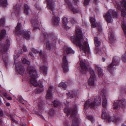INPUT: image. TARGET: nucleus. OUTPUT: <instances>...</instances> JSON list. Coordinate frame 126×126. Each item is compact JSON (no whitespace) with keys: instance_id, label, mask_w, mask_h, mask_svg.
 Returning a JSON list of instances; mask_svg holds the SVG:
<instances>
[{"instance_id":"nucleus-11","label":"nucleus","mask_w":126,"mask_h":126,"mask_svg":"<svg viewBox=\"0 0 126 126\" xmlns=\"http://www.w3.org/2000/svg\"><path fill=\"white\" fill-rule=\"evenodd\" d=\"M21 65V64L20 63L16 64H15L16 69L18 73L22 75L24 73L25 69Z\"/></svg>"},{"instance_id":"nucleus-57","label":"nucleus","mask_w":126,"mask_h":126,"mask_svg":"<svg viewBox=\"0 0 126 126\" xmlns=\"http://www.w3.org/2000/svg\"><path fill=\"white\" fill-rule=\"evenodd\" d=\"M74 0L75 1V4H76L77 1H78L79 0Z\"/></svg>"},{"instance_id":"nucleus-35","label":"nucleus","mask_w":126,"mask_h":126,"mask_svg":"<svg viewBox=\"0 0 126 126\" xmlns=\"http://www.w3.org/2000/svg\"><path fill=\"white\" fill-rule=\"evenodd\" d=\"M53 104L55 107H57L58 106H60L61 105V103L57 101H54L53 103Z\"/></svg>"},{"instance_id":"nucleus-28","label":"nucleus","mask_w":126,"mask_h":126,"mask_svg":"<svg viewBox=\"0 0 126 126\" xmlns=\"http://www.w3.org/2000/svg\"><path fill=\"white\" fill-rule=\"evenodd\" d=\"M7 5L6 0H0V5L3 7L6 6Z\"/></svg>"},{"instance_id":"nucleus-56","label":"nucleus","mask_w":126,"mask_h":126,"mask_svg":"<svg viewBox=\"0 0 126 126\" xmlns=\"http://www.w3.org/2000/svg\"><path fill=\"white\" fill-rule=\"evenodd\" d=\"M0 125L2 126H3V123L2 121H1L0 122Z\"/></svg>"},{"instance_id":"nucleus-4","label":"nucleus","mask_w":126,"mask_h":126,"mask_svg":"<svg viewBox=\"0 0 126 126\" xmlns=\"http://www.w3.org/2000/svg\"><path fill=\"white\" fill-rule=\"evenodd\" d=\"M122 116V115H120V116H116L115 117L107 116L105 110L103 109L102 110V119H106L109 122L111 121L117 123L119 122Z\"/></svg>"},{"instance_id":"nucleus-54","label":"nucleus","mask_w":126,"mask_h":126,"mask_svg":"<svg viewBox=\"0 0 126 126\" xmlns=\"http://www.w3.org/2000/svg\"><path fill=\"white\" fill-rule=\"evenodd\" d=\"M3 59L5 63H6V62L5 61L7 59V58H6V59L4 58L3 56Z\"/></svg>"},{"instance_id":"nucleus-2","label":"nucleus","mask_w":126,"mask_h":126,"mask_svg":"<svg viewBox=\"0 0 126 126\" xmlns=\"http://www.w3.org/2000/svg\"><path fill=\"white\" fill-rule=\"evenodd\" d=\"M27 72L30 78V82L31 83L35 86H38L39 88L37 90V93H40L44 90L42 82L40 81H37L36 80L38 77V74L36 70L32 66H29L27 69Z\"/></svg>"},{"instance_id":"nucleus-43","label":"nucleus","mask_w":126,"mask_h":126,"mask_svg":"<svg viewBox=\"0 0 126 126\" xmlns=\"http://www.w3.org/2000/svg\"><path fill=\"white\" fill-rule=\"evenodd\" d=\"M90 0H83V3L85 5H87L89 3Z\"/></svg>"},{"instance_id":"nucleus-32","label":"nucleus","mask_w":126,"mask_h":126,"mask_svg":"<svg viewBox=\"0 0 126 126\" xmlns=\"http://www.w3.org/2000/svg\"><path fill=\"white\" fill-rule=\"evenodd\" d=\"M102 105L104 108H106L107 106V101L106 98L103 97Z\"/></svg>"},{"instance_id":"nucleus-29","label":"nucleus","mask_w":126,"mask_h":126,"mask_svg":"<svg viewBox=\"0 0 126 126\" xmlns=\"http://www.w3.org/2000/svg\"><path fill=\"white\" fill-rule=\"evenodd\" d=\"M94 43L96 47H99L101 43L98 40V38L97 37L94 38Z\"/></svg>"},{"instance_id":"nucleus-15","label":"nucleus","mask_w":126,"mask_h":126,"mask_svg":"<svg viewBox=\"0 0 126 126\" xmlns=\"http://www.w3.org/2000/svg\"><path fill=\"white\" fill-rule=\"evenodd\" d=\"M52 89V87L50 86L48 90L47 91V93L46 96V99L47 100L50 99L51 100L52 98V94L51 93Z\"/></svg>"},{"instance_id":"nucleus-45","label":"nucleus","mask_w":126,"mask_h":126,"mask_svg":"<svg viewBox=\"0 0 126 126\" xmlns=\"http://www.w3.org/2000/svg\"><path fill=\"white\" fill-rule=\"evenodd\" d=\"M19 56V55H18V54H17L16 56V55H14V60L15 63H16V60Z\"/></svg>"},{"instance_id":"nucleus-63","label":"nucleus","mask_w":126,"mask_h":126,"mask_svg":"<svg viewBox=\"0 0 126 126\" xmlns=\"http://www.w3.org/2000/svg\"><path fill=\"white\" fill-rule=\"evenodd\" d=\"M71 22H72V23H73V24L74 25V23H75L76 22H75V21H74V22H72V21H71Z\"/></svg>"},{"instance_id":"nucleus-53","label":"nucleus","mask_w":126,"mask_h":126,"mask_svg":"<svg viewBox=\"0 0 126 126\" xmlns=\"http://www.w3.org/2000/svg\"><path fill=\"white\" fill-rule=\"evenodd\" d=\"M11 118L13 121L16 123H17V121L15 120L13 118L11 117Z\"/></svg>"},{"instance_id":"nucleus-23","label":"nucleus","mask_w":126,"mask_h":126,"mask_svg":"<svg viewBox=\"0 0 126 126\" xmlns=\"http://www.w3.org/2000/svg\"><path fill=\"white\" fill-rule=\"evenodd\" d=\"M63 27L66 29H68L70 28V27L66 25L68 22L67 18L64 17H63Z\"/></svg>"},{"instance_id":"nucleus-10","label":"nucleus","mask_w":126,"mask_h":126,"mask_svg":"<svg viewBox=\"0 0 126 126\" xmlns=\"http://www.w3.org/2000/svg\"><path fill=\"white\" fill-rule=\"evenodd\" d=\"M64 112L67 114H71V115L72 117L76 115L77 113L78 109L77 107L76 106L74 108V109L72 111H70V109H68L67 108H65Z\"/></svg>"},{"instance_id":"nucleus-49","label":"nucleus","mask_w":126,"mask_h":126,"mask_svg":"<svg viewBox=\"0 0 126 126\" xmlns=\"http://www.w3.org/2000/svg\"><path fill=\"white\" fill-rule=\"evenodd\" d=\"M14 11L15 13H17L18 12V9L17 8H16V7H14Z\"/></svg>"},{"instance_id":"nucleus-37","label":"nucleus","mask_w":126,"mask_h":126,"mask_svg":"<svg viewBox=\"0 0 126 126\" xmlns=\"http://www.w3.org/2000/svg\"><path fill=\"white\" fill-rule=\"evenodd\" d=\"M22 62L23 63H27L28 65H29L30 64V62L28 61L25 58H24L22 60Z\"/></svg>"},{"instance_id":"nucleus-9","label":"nucleus","mask_w":126,"mask_h":126,"mask_svg":"<svg viewBox=\"0 0 126 126\" xmlns=\"http://www.w3.org/2000/svg\"><path fill=\"white\" fill-rule=\"evenodd\" d=\"M63 62L62 64V66L64 72H66L69 70L68 63L67 60L66 56L64 55L63 59Z\"/></svg>"},{"instance_id":"nucleus-47","label":"nucleus","mask_w":126,"mask_h":126,"mask_svg":"<svg viewBox=\"0 0 126 126\" xmlns=\"http://www.w3.org/2000/svg\"><path fill=\"white\" fill-rule=\"evenodd\" d=\"M67 94L68 97H70V98H72L73 97V95L69 93H67Z\"/></svg>"},{"instance_id":"nucleus-33","label":"nucleus","mask_w":126,"mask_h":126,"mask_svg":"<svg viewBox=\"0 0 126 126\" xmlns=\"http://www.w3.org/2000/svg\"><path fill=\"white\" fill-rule=\"evenodd\" d=\"M122 27L126 35V22H122Z\"/></svg>"},{"instance_id":"nucleus-60","label":"nucleus","mask_w":126,"mask_h":126,"mask_svg":"<svg viewBox=\"0 0 126 126\" xmlns=\"http://www.w3.org/2000/svg\"><path fill=\"white\" fill-rule=\"evenodd\" d=\"M42 54V51H40L39 52V54L40 55H41Z\"/></svg>"},{"instance_id":"nucleus-3","label":"nucleus","mask_w":126,"mask_h":126,"mask_svg":"<svg viewBox=\"0 0 126 126\" xmlns=\"http://www.w3.org/2000/svg\"><path fill=\"white\" fill-rule=\"evenodd\" d=\"M101 98L100 96L95 98L94 100L90 101L88 100L85 103L84 106V110H86L89 106L95 107L101 104Z\"/></svg>"},{"instance_id":"nucleus-38","label":"nucleus","mask_w":126,"mask_h":126,"mask_svg":"<svg viewBox=\"0 0 126 126\" xmlns=\"http://www.w3.org/2000/svg\"><path fill=\"white\" fill-rule=\"evenodd\" d=\"M51 46L48 42H47L46 43V47L47 49H50L51 48Z\"/></svg>"},{"instance_id":"nucleus-48","label":"nucleus","mask_w":126,"mask_h":126,"mask_svg":"<svg viewBox=\"0 0 126 126\" xmlns=\"http://www.w3.org/2000/svg\"><path fill=\"white\" fill-rule=\"evenodd\" d=\"M79 92H77V91H75L74 92L73 91L72 92V94H74L75 96L77 95L78 94H79Z\"/></svg>"},{"instance_id":"nucleus-5","label":"nucleus","mask_w":126,"mask_h":126,"mask_svg":"<svg viewBox=\"0 0 126 126\" xmlns=\"http://www.w3.org/2000/svg\"><path fill=\"white\" fill-rule=\"evenodd\" d=\"M14 33L21 35L27 39H29L30 38V36L28 34V32L22 30L21 23H18L17 26L16 28Z\"/></svg>"},{"instance_id":"nucleus-14","label":"nucleus","mask_w":126,"mask_h":126,"mask_svg":"<svg viewBox=\"0 0 126 126\" xmlns=\"http://www.w3.org/2000/svg\"><path fill=\"white\" fill-rule=\"evenodd\" d=\"M66 3L67 4L69 8L74 13H78L79 12V10L78 9L73 8V7L69 2V0H65Z\"/></svg>"},{"instance_id":"nucleus-20","label":"nucleus","mask_w":126,"mask_h":126,"mask_svg":"<svg viewBox=\"0 0 126 126\" xmlns=\"http://www.w3.org/2000/svg\"><path fill=\"white\" fill-rule=\"evenodd\" d=\"M116 6L117 9H121V7H123L126 9V1L125 0L123 1L120 5H118V4L117 3Z\"/></svg>"},{"instance_id":"nucleus-51","label":"nucleus","mask_w":126,"mask_h":126,"mask_svg":"<svg viewBox=\"0 0 126 126\" xmlns=\"http://www.w3.org/2000/svg\"><path fill=\"white\" fill-rule=\"evenodd\" d=\"M19 101L20 102L22 103L23 104H24V103L23 102V101L22 98H20L19 99Z\"/></svg>"},{"instance_id":"nucleus-1","label":"nucleus","mask_w":126,"mask_h":126,"mask_svg":"<svg viewBox=\"0 0 126 126\" xmlns=\"http://www.w3.org/2000/svg\"><path fill=\"white\" fill-rule=\"evenodd\" d=\"M76 36H73L71 37V41L75 44L78 46L80 50L83 51L86 55L90 54V47L88 42L84 41L80 30L76 28Z\"/></svg>"},{"instance_id":"nucleus-30","label":"nucleus","mask_w":126,"mask_h":126,"mask_svg":"<svg viewBox=\"0 0 126 126\" xmlns=\"http://www.w3.org/2000/svg\"><path fill=\"white\" fill-rule=\"evenodd\" d=\"M24 12L26 15H28L29 14V7L27 4H25L24 5Z\"/></svg>"},{"instance_id":"nucleus-26","label":"nucleus","mask_w":126,"mask_h":126,"mask_svg":"<svg viewBox=\"0 0 126 126\" xmlns=\"http://www.w3.org/2000/svg\"><path fill=\"white\" fill-rule=\"evenodd\" d=\"M108 93V91L106 88H104L102 90L101 92V94L103 96V97H105L107 95Z\"/></svg>"},{"instance_id":"nucleus-39","label":"nucleus","mask_w":126,"mask_h":126,"mask_svg":"<svg viewBox=\"0 0 126 126\" xmlns=\"http://www.w3.org/2000/svg\"><path fill=\"white\" fill-rule=\"evenodd\" d=\"M121 14L123 17H125L126 15V11L124 9H122L121 11Z\"/></svg>"},{"instance_id":"nucleus-61","label":"nucleus","mask_w":126,"mask_h":126,"mask_svg":"<svg viewBox=\"0 0 126 126\" xmlns=\"http://www.w3.org/2000/svg\"><path fill=\"white\" fill-rule=\"evenodd\" d=\"M102 59L103 61H105V58H102Z\"/></svg>"},{"instance_id":"nucleus-25","label":"nucleus","mask_w":126,"mask_h":126,"mask_svg":"<svg viewBox=\"0 0 126 126\" xmlns=\"http://www.w3.org/2000/svg\"><path fill=\"white\" fill-rule=\"evenodd\" d=\"M96 69H97L98 71V75L100 78H102L103 76V71L101 68L99 67H97L96 68Z\"/></svg>"},{"instance_id":"nucleus-27","label":"nucleus","mask_w":126,"mask_h":126,"mask_svg":"<svg viewBox=\"0 0 126 126\" xmlns=\"http://www.w3.org/2000/svg\"><path fill=\"white\" fill-rule=\"evenodd\" d=\"M6 32L4 30L0 31V40L2 39L5 36Z\"/></svg>"},{"instance_id":"nucleus-58","label":"nucleus","mask_w":126,"mask_h":126,"mask_svg":"<svg viewBox=\"0 0 126 126\" xmlns=\"http://www.w3.org/2000/svg\"><path fill=\"white\" fill-rule=\"evenodd\" d=\"M10 104L9 103H7L6 104V106H10Z\"/></svg>"},{"instance_id":"nucleus-18","label":"nucleus","mask_w":126,"mask_h":126,"mask_svg":"<svg viewBox=\"0 0 126 126\" xmlns=\"http://www.w3.org/2000/svg\"><path fill=\"white\" fill-rule=\"evenodd\" d=\"M74 51L70 47H67L64 48V53L65 54H74Z\"/></svg>"},{"instance_id":"nucleus-31","label":"nucleus","mask_w":126,"mask_h":126,"mask_svg":"<svg viewBox=\"0 0 126 126\" xmlns=\"http://www.w3.org/2000/svg\"><path fill=\"white\" fill-rule=\"evenodd\" d=\"M80 121V120L78 118L75 117V118L74 119L73 122V125L72 126H73V125L75 124V125L76 126L77 123Z\"/></svg>"},{"instance_id":"nucleus-59","label":"nucleus","mask_w":126,"mask_h":126,"mask_svg":"<svg viewBox=\"0 0 126 126\" xmlns=\"http://www.w3.org/2000/svg\"><path fill=\"white\" fill-rule=\"evenodd\" d=\"M29 55L32 56H33L32 53V52H30L29 53Z\"/></svg>"},{"instance_id":"nucleus-50","label":"nucleus","mask_w":126,"mask_h":126,"mask_svg":"<svg viewBox=\"0 0 126 126\" xmlns=\"http://www.w3.org/2000/svg\"><path fill=\"white\" fill-rule=\"evenodd\" d=\"M23 51L25 52H27L28 51L26 47L25 46H23Z\"/></svg>"},{"instance_id":"nucleus-40","label":"nucleus","mask_w":126,"mask_h":126,"mask_svg":"<svg viewBox=\"0 0 126 126\" xmlns=\"http://www.w3.org/2000/svg\"><path fill=\"white\" fill-rule=\"evenodd\" d=\"M87 118L92 121H93L94 120V118L92 116H87Z\"/></svg>"},{"instance_id":"nucleus-52","label":"nucleus","mask_w":126,"mask_h":126,"mask_svg":"<svg viewBox=\"0 0 126 126\" xmlns=\"http://www.w3.org/2000/svg\"><path fill=\"white\" fill-rule=\"evenodd\" d=\"M3 115V113L2 111L1 110L0 111V116H2Z\"/></svg>"},{"instance_id":"nucleus-7","label":"nucleus","mask_w":126,"mask_h":126,"mask_svg":"<svg viewBox=\"0 0 126 126\" xmlns=\"http://www.w3.org/2000/svg\"><path fill=\"white\" fill-rule=\"evenodd\" d=\"M126 101L125 99L119 98L118 101H114L113 104V108L114 110L117 109L119 106L124 108L126 106Z\"/></svg>"},{"instance_id":"nucleus-46","label":"nucleus","mask_w":126,"mask_h":126,"mask_svg":"<svg viewBox=\"0 0 126 126\" xmlns=\"http://www.w3.org/2000/svg\"><path fill=\"white\" fill-rule=\"evenodd\" d=\"M70 123L69 122H66L64 123V126H70Z\"/></svg>"},{"instance_id":"nucleus-41","label":"nucleus","mask_w":126,"mask_h":126,"mask_svg":"<svg viewBox=\"0 0 126 126\" xmlns=\"http://www.w3.org/2000/svg\"><path fill=\"white\" fill-rule=\"evenodd\" d=\"M95 53L97 54H100L101 53V51L99 49H96L95 50Z\"/></svg>"},{"instance_id":"nucleus-42","label":"nucleus","mask_w":126,"mask_h":126,"mask_svg":"<svg viewBox=\"0 0 126 126\" xmlns=\"http://www.w3.org/2000/svg\"><path fill=\"white\" fill-rule=\"evenodd\" d=\"M42 60L44 61L45 64H46L47 63V57L46 56L44 58H43L42 59Z\"/></svg>"},{"instance_id":"nucleus-64","label":"nucleus","mask_w":126,"mask_h":126,"mask_svg":"<svg viewBox=\"0 0 126 126\" xmlns=\"http://www.w3.org/2000/svg\"><path fill=\"white\" fill-rule=\"evenodd\" d=\"M25 125H26L25 124V123H24V124H23V125L22 126H25Z\"/></svg>"},{"instance_id":"nucleus-19","label":"nucleus","mask_w":126,"mask_h":126,"mask_svg":"<svg viewBox=\"0 0 126 126\" xmlns=\"http://www.w3.org/2000/svg\"><path fill=\"white\" fill-rule=\"evenodd\" d=\"M109 35L110 37L109 40L110 42L111 43H112L113 42L114 40V32L113 31L112 32V30L110 29V32L109 33Z\"/></svg>"},{"instance_id":"nucleus-21","label":"nucleus","mask_w":126,"mask_h":126,"mask_svg":"<svg viewBox=\"0 0 126 126\" xmlns=\"http://www.w3.org/2000/svg\"><path fill=\"white\" fill-rule=\"evenodd\" d=\"M60 20L59 17L55 16L53 17L52 22L54 25H58L59 23Z\"/></svg>"},{"instance_id":"nucleus-12","label":"nucleus","mask_w":126,"mask_h":126,"mask_svg":"<svg viewBox=\"0 0 126 126\" xmlns=\"http://www.w3.org/2000/svg\"><path fill=\"white\" fill-rule=\"evenodd\" d=\"M80 65L81 67L80 72L83 73H85L88 71V67L82 61H80Z\"/></svg>"},{"instance_id":"nucleus-13","label":"nucleus","mask_w":126,"mask_h":126,"mask_svg":"<svg viewBox=\"0 0 126 126\" xmlns=\"http://www.w3.org/2000/svg\"><path fill=\"white\" fill-rule=\"evenodd\" d=\"M118 63L115 57L113 58L112 62V63L110 65H109L108 68V70L110 71V72H112V71L114 69V65H117Z\"/></svg>"},{"instance_id":"nucleus-16","label":"nucleus","mask_w":126,"mask_h":126,"mask_svg":"<svg viewBox=\"0 0 126 126\" xmlns=\"http://www.w3.org/2000/svg\"><path fill=\"white\" fill-rule=\"evenodd\" d=\"M47 6L48 8L53 10L55 6L54 1L53 0H47Z\"/></svg>"},{"instance_id":"nucleus-24","label":"nucleus","mask_w":126,"mask_h":126,"mask_svg":"<svg viewBox=\"0 0 126 126\" xmlns=\"http://www.w3.org/2000/svg\"><path fill=\"white\" fill-rule=\"evenodd\" d=\"M90 20L92 28H94L97 26L95 18L94 17H91L90 18Z\"/></svg>"},{"instance_id":"nucleus-17","label":"nucleus","mask_w":126,"mask_h":126,"mask_svg":"<svg viewBox=\"0 0 126 126\" xmlns=\"http://www.w3.org/2000/svg\"><path fill=\"white\" fill-rule=\"evenodd\" d=\"M90 73L91 76L88 81L89 84L91 85H93L94 84V78L95 74L93 71L91 72Z\"/></svg>"},{"instance_id":"nucleus-36","label":"nucleus","mask_w":126,"mask_h":126,"mask_svg":"<svg viewBox=\"0 0 126 126\" xmlns=\"http://www.w3.org/2000/svg\"><path fill=\"white\" fill-rule=\"evenodd\" d=\"M122 59L124 62H126V53L122 56Z\"/></svg>"},{"instance_id":"nucleus-44","label":"nucleus","mask_w":126,"mask_h":126,"mask_svg":"<svg viewBox=\"0 0 126 126\" xmlns=\"http://www.w3.org/2000/svg\"><path fill=\"white\" fill-rule=\"evenodd\" d=\"M32 51L33 53H38L39 51L37 50L34 48L32 49Z\"/></svg>"},{"instance_id":"nucleus-34","label":"nucleus","mask_w":126,"mask_h":126,"mask_svg":"<svg viewBox=\"0 0 126 126\" xmlns=\"http://www.w3.org/2000/svg\"><path fill=\"white\" fill-rule=\"evenodd\" d=\"M59 87L64 89H66V85L65 83L63 82L60 83L58 85Z\"/></svg>"},{"instance_id":"nucleus-55","label":"nucleus","mask_w":126,"mask_h":126,"mask_svg":"<svg viewBox=\"0 0 126 126\" xmlns=\"http://www.w3.org/2000/svg\"><path fill=\"white\" fill-rule=\"evenodd\" d=\"M7 99L9 100H11L12 99V98L10 96H9L7 97Z\"/></svg>"},{"instance_id":"nucleus-22","label":"nucleus","mask_w":126,"mask_h":126,"mask_svg":"<svg viewBox=\"0 0 126 126\" xmlns=\"http://www.w3.org/2000/svg\"><path fill=\"white\" fill-rule=\"evenodd\" d=\"M40 70L41 72L46 74L47 73V67L45 65L41 64L40 65Z\"/></svg>"},{"instance_id":"nucleus-6","label":"nucleus","mask_w":126,"mask_h":126,"mask_svg":"<svg viewBox=\"0 0 126 126\" xmlns=\"http://www.w3.org/2000/svg\"><path fill=\"white\" fill-rule=\"evenodd\" d=\"M112 14L114 17L116 18L118 16L117 13L113 10H110L107 13H105L103 15V16L106 20L108 23H110L112 21V19L111 17V14Z\"/></svg>"},{"instance_id":"nucleus-8","label":"nucleus","mask_w":126,"mask_h":126,"mask_svg":"<svg viewBox=\"0 0 126 126\" xmlns=\"http://www.w3.org/2000/svg\"><path fill=\"white\" fill-rule=\"evenodd\" d=\"M10 46V41L8 40H7L3 47L0 45V53H5L7 51Z\"/></svg>"},{"instance_id":"nucleus-62","label":"nucleus","mask_w":126,"mask_h":126,"mask_svg":"<svg viewBox=\"0 0 126 126\" xmlns=\"http://www.w3.org/2000/svg\"><path fill=\"white\" fill-rule=\"evenodd\" d=\"M31 22L33 24H35V23L33 22V20L31 21Z\"/></svg>"}]
</instances>
